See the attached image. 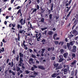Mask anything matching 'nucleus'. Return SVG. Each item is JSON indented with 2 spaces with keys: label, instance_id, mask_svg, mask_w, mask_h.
<instances>
[{
  "label": "nucleus",
  "instance_id": "f257e3e1",
  "mask_svg": "<svg viewBox=\"0 0 78 78\" xmlns=\"http://www.w3.org/2000/svg\"><path fill=\"white\" fill-rule=\"evenodd\" d=\"M69 68L70 66H69L68 65H66V69H64L63 70L64 73L65 75L67 74V71H69Z\"/></svg>",
  "mask_w": 78,
  "mask_h": 78
},
{
  "label": "nucleus",
  "instance_id": "f03ea898",
  "mask_svg": "<svg viewBox=\"0 0 78 78\" xmlns=\"http://www.w3.org/2000/svg\"><path fill=\"white\" fill-rule=\"evenodd\" d=\"M20 23H21V25H23L25 23V19L23 20V18L21 19L20 20Z\"/></svg>",
  "mask_w": 78,
  "mask_h": 78
},
{
  "label": "nucleus",
  "instance_id": "7ed1b4c3",
  "mask_svg": "<svg viewBox=\"0 0 78 78\" xmlns=\"http://www.w3.org/2000/svg\"><path fill=\"white\" fill-rule=\"evenodd\" d=\"M23 58L21 57H20V63L18 65V66H20V67H21L22 66V64H23Z\"/></svg>",
  "mask_w": 78,
  "mask_h": 78
},
{
  "label": "nucleus",
  "instance_id": "20e7f679",
  "mask_svg": "<svg viewBox=\"0 0 78 78\" xmlns=\"http://www.w3.org/2000/svg\"><path fill=\"white\" fill-rule=\"evenodd\" d=\"M59 72V70H57V73H56L55 74V73L53 74L51 76L53 78H55V77H56V75H59V73H58Z\"/></svg>",
  "mask_w": 78,
  "mask_h": 78
},
{
  "label": "nucleus",
  "instance_id": "39448f33",
  "mask_svg": "<svg viewBox=\"0 0 78 78\" xmlns=\"http://www.w3.org/2000/svg\"><path fill=\"white\" fill-rule=\"evenodd\" d=\"M73 49L71 50V52H75L76 51V48H77L75 45H73Z\"/></svg>",
  "mask_w": 78,
  "mask_h": 78
},
{
  "label": "nucleus",
  "instance_id": "423d86ee",
  "mask_svg": "<svg viewBox=\"0 0 78 78\" xmlns=\"http://www.w3.org/2000/svg\"><path fill=\"white\" fill-rule=\"evenodd\" d=\"M73 34H74L75 36H76V35H78V31L76 30H73Z\"/></svg>",
  "mask_w": 78,
  "mask_h": 78
},
{
  "label": "nucleus",
  "instance_id": "0eeeda50",
  "mask_svg": "<svg viewBox=\"0 0 78 78\" xmlns=\"http://www.w3.org/2000/svg\"><path fill=\"white\" fill-rule=\"evenodd\" d=\"M23 27L21 25H20V24H18L17 26V28L18 30H19L20 28V29H22Z\"/></svg>",
  "mask_w": 78,
  "mask_h": 78
},
{
  "label": "nucleus",
  "instance_id": "6e6552de",
  "mask_svg": "<svg viewBox=\"0 0 78 78\" xmlns=\"http://www.w3.org/2000/svg\"><path fill=\"white\" fill-rule=\"evenodd\" d=\"M17 71V75H18V76H19V75H20V74H21V73H23V71L21 70H20V71Z\"/></svg>",
  "mask_w": 78,
  "mask_h": 78
},
{
  "label": "nucleus",
  "instance_id": "1a4fd4ad",
  "mask_svg": "<svg viewBox=\"0 0 78 78\" xmlns=\"http://www.w3.org/2000/svg\"><path fill=\"white\" fill-rule=\"evenodd\" d=\"M38 67L39 69H41L42 70H44L45 69V68H44V67L43 66H38Z\"/></svg>",
  "mask_w": 78,
  "mask_h": 78
},
{
  "label": "nucleus",
  "instance_id": "9d476101",
  "mask_svg": "<svg viewBox=\"0 0 78 78\" xmlns=\"http://www.w3.org/2000/svg\"><path fill=\"white\" fill-rule=\"evenodd\" d=\"M8 64L10 66H11L12 67H13V66H14V63L13 61H12L11 63V62H9Z\"/></svg>",
  "mask_w": 78,
  "mask_h": 78
},
{
  "label": "nucleus",
  "instance_id": "9b49d317",
  "mask_svg": "<svg viewBox=\"0 0 78 78\" xmlns=\"http://www.w3.org/2000/svg\"><path fill=\"white\" fill-rule=\"evenodd\" d=\"M75 41H74L70 42L69 43L70 45H71V46H73L74 44H75Z\"/></svg>",
  "mask_w": 78,
  "mask_h": 78
},
{
  "label": "nucleus",
  "instance_id": "f8f14e48",
  "mask_svg": "<svg viewBox=\"0 0 78 78\" xmlns=\"http://www.w3.org/2000/svg\"><path fill=\"white\" fill-rule=\"evenodd\" d=\"M16 70L17 72H19V71H20V68L19 67V66H16Z\"/></svg>",
  "mask_w": 78,
  "mask_h": 78
},
{
  "label": "nucleus",
  "instance_id": "ddd939ff",
  "mask_svg": "<svg viewBox=\"0 0 78 78\" xmlns=\"http://www.w3.org/2000/svg\"><path fill=\"white\" fill-rule=\"evenodd\" d=\"M53 34V33L52 31H50L48 33V34L50 36H51Z\"/></svg>",
  "mask_w": 78,
  "mask_h": 78
},
{
  "label": "nucleus",
  "instance_id": "4468645a",
  "mask_svg": "<svg viewBox=\"0 0 78 78\" xmlns=\"http://www.w3.org/2000/svg\"><path fill=\"white\" fill-rule=\"evenodd\" d=\"M33 60L31 58H30L29 59V63L30 64H31L32 63H33Z\"/></svg>",
  "mask_w": 78,
  "mask_h": 78
},
{
  "label": "nucleus",
  "instance_id": "2eb2a0df",
  "mask_svg": "<svg viewBox=\"0 0 78 78\" xmlns=\"http://www.w3.org/2000/svg\"><path fill=\"white\" fill-rule=\"evenodd\" d=\"M19 54L20 55V57H21V58L23 57V54L22 53V52H20Z\"/></svg>",
  "mask_w": 78,
  "mask_h": 78
},
{
  "label": "nucleus",
  "instance_id": "dca6fc26",
  "mask_svg": "<svg viewBox=\"0 0 78 78\" xmlns=\"http://www.w3.org/2000/svg\"><path fill=\"white\" fill-rule=\"evenodd\" d=\"M64 60V58H61L59 59L58 62H61L63 61Z\"/></svg>",
  "mask_w": 78,
  "mask_h": 78
},
{
  "label": "nucleus",
  "instance_id": "f3484780",
  "mask_svg": "<svg viewBox=\"0 0 78 78\" xmlns=\"http://www.w3.org/2000/svg\"><path fill=\"white\" fill-rule=\"evenodd\" d=\"M36 11H37V9H34L31 13V14H34V12H36Z\"/></svg>",
  "mask_w": 78,
  "mask_h": 78
},
{
  "label": "nucleus",
  "instance_id": "a211bd4d",
  "mask_svg": "<svg viewBox=\"0 0 78 78\" xmlns=\"http://www.w3.org/2000/svg\"><path fill=\"white\" fill-rule=\"evenodd\" d=\"M68 55V53H65L63 55V56L65 58H67V55Z\"/></svg>",
  "mask_w": 78,
  "mask_h": 78
},
{
  "label": "nucleus",
  "instance_id": "6ab92c4d",
  "mask_svg": "<svg viewBox=\"0 0 78 78\" xmlns=\"http://www.w3.org/2000/svg\"><path fill=\"white\" fill-rule=\"evenodd\" d=\"M76 63V61L74 60L73 62L71 63V64L72 65H74V64H75Z\"/></svg>",
  "mask_w": 78,
  "mask_h": 78
},
{
  "label": "nucleus",
  "instance_id": "aec40b11",
  "mask_svg": "<svg viewBox=\"0 0 78 78\" xmlns=\"http://www.w3.org/2000/svg\"><path fill=\"white\" fill-rule=\"evenodd\" d=\"M40 22H42V23L44 22V18H41V19Z\"/></svg>",
  "mask_w": 78,
  "mask_h": 78
},
{
  "label": "nucleus",
  "instance_id": "412c9836",
  "mask_svg": "<svg viewBox=\"0 0 78 78\" xmlns=\"http://www.w3.org/2000/svg\"><path fill=\"white\" fill-rule=\"evenodd\" d=\"M57 36V34H54L53 37L54 39H56V37Z\"/></svg>",
  "mask_w": 78,
  "mask_h": 78
},
{
  "label": "nucleus",
  "instance_id": "4be33fe9",
  "mask_svg": "<svg viewBox=\"0 0 78 78\" xmlns=\"http://www.w3.org/2000/svg\"><path fill=\"white\" fill-rule=\"evenodd\" d=\"M19 55H17L16 57V59L17 61H19Z\"/></svg>",
  "mask_w": 78,
  "mask_h": 78
},
{
  "label": "nucleus",
  "instance_id": "5701e85b",
  "mask_svg": "<svg viewBox=\"0 0 78 78\" xmlns=\"http://www.w3.org/2000/svg\"><path fill=\"white\" fill-rule=\"evenodd\" d=\"M22 65H21V67H22V69H25V66H24V65H25V64H24V63H23Z\"/></svg>",
  "mask_w": 78,
  "mask_h": 78
},
{
  "label": "nucleus",
  "instance_id": "b1692460",
  "mask_svg": "<svg viewBox=\"0 0 78 78\" xmlns=\"http://www.w3.org/2000/svg\"><path fill=\"white\" fill-rule=\"evenodd\" d=\"M17 39L19 41H20V34H18Z\"/></svg>",
  "mask_w": 78,
  "mask_h": 78
},
{
  "label": "nucleus",
  "instance_id": "393cba45",
  "mask_svg": "<svg viewBox=\"0 0 78 78\" xmlns=\"http://www.w3.org/2000/svg\"><path fill=\"white\" fill-rule=\"evenodd\" d=\"M21 11L22 9H19L17 12V14H19V13H21L22 12H21Z\"/></svg>",
  "mask_w": 78,
  "mask_h": 78
},
{
  "label": "nucleus",
  "instance_id": "a878e982",
  "mask_svg": "<svg viewBox=\"0 0 78 78\" xmlns=\"http://www.w3.org/2000/svg\"><path fill=\"white\" fill-rule=\"evenodd\" d=\"M25 72L26 74H29L30 73V71L28 70H26L25 71Z\"/></svg>",
  "mask_w": 78,
  "mask_h": 78
},
{
  "label": "nucleus",
  "instance_id": "bb28decb",
  "mask_svg": "<svg viewBox=\"0 0 78 78\" xmlns=\"http://www.w3.org/2000/svg\"><path fill=\"white\" fill-rule=\"evenodd\" d=\"M23 31H24V30H19V33H20V34H22Z\"/></svg>",
  "mask_w": 78,
  "mask_h": 78
},
{
  "label": "nucleus",
  "instance_id": "cd10ccee",
  "mask_svg": "<svg viewBox=\"0 0 78 78\" xmlns=\"http://www.w3.org/2000/svg\"><path fill=\"white\" fill-rule=\"evenodd\" d=\"M31 57L32 58H36V55L33 54H32Z\"/></svg>",
  "mask_w": 78,
  "mask_h": 78
},
{
  "label": "nucleus",
  "instance_id": "c85d7f7f",
  "mask_svg": "<svg viewBox=\"0 0 78 78\" xmlns=\"http://www.w3.org/2000/svg\"><path fill=\"white\" fill-rule=\"evenodd\" d=\"M41 35H40V36L38 38H37V41H40L39 39H41Z\"/></svg>",
  "mask_w": 78,
  "mask_h": 78
},
{
  "label": "nucleus",
  "instance_id": "c756f323",
  "mask_svg": "<svg viewBox=\"0 0 78 78\" xmlns=\"http://www.w3.org/2000/svg\"><path fill=\"white\" fill-rule=\"evenodd\" d=\"M41 13H43L45 12V10H44L43 9H41Z\"/></svg>",
  "mask_w": 78,
  "mask_h": 78
},
{
  "label": "nucleus",
  "instance_id": "7c9ffc66",
  "mask_svg": "<svg viewBox=\"0 0 78 78\" xmlns=\"http://www.w3.org/2000/svg\"><path fill=\"white\" fill-rule=\"evenodd\" d=\"M41 50L42 51H41V53H44L45 50V49L44 48H42Z\"/></svg>",
  "mask_w": 78,
  "mask_h": 78
},
{
  "label": "nucleus",
  "instance_id": "2f4dec72",
  "mask_svg": "<svg viewBox=\"0 0 78 78\" xmlns=\"http://www.w3.org/2000/svg\"><path fill=\"white\" fill-rule=\"evenodd\" d=\"M72 47L71 46H69V47L68 48V50H69L70 51H71V50Z\"/></svg>",
  "mask_w": 78,
  "mask_h": 78
},
{
  "label": "nucleus",
  "instance_id": "473e14b6",
  "mask_svg": "<svg viewBox=\"0 0 78 78\" xmlns=\"http://www.w3.org/2000/svg\"><path fill=\"white\" fill-rule=\"evenodd\" d=\"M61 68H62V67L61 66H59L58 67V68H57L55 69V70H58V69H61Z\"/></svg>",
  "mask_w": 78,
  "mask_h": 78
},
{
  "label": "nucleus",
  "instance_id": "72a5a7b5",
  "mask_svg": "<svg viewBox=\"0 0 78 78\" xmlns=\"http://www.w3.org/2000/svg\"><path fill=\"white\" fill-rule=\"evenodd\" d=\"M47 27H46L44 28H42V29H41V30L42 31H44V30H47Z\"/></svg>",
  "mask_w": 78,
  "mask_h": 78
},
{
  "label": "nucleus",
  "instance_id": "f704fd0d",
  "mask_svg": "<svg viewBox=\"0 0 78 78\" xmlns=\"http://www.w3.org/2000/svg\"><path fill=\"white\" fill-rule=\"evenodd\" d=\"M59 65V64L57 63V64H54V66L55 67H57V66H58V65Z\"/></svg>",
  "mask_w": 78,
  "mask_h": 78
},
{
  "label": "nucleus",
  "instance_id": "c9c22d12",
  "mask_svg": "<svg viewBox=\"0 0 78 78\" xmlns=\"http://www.w3.org/2000/svg\"><path fill=\"white\" fill-rule=\"evenodd\" d=\"M49 17L50 20H51L52 19V15H51V14L49 15Z\"/></svg>",
  "mask_w": 78,
  "mask_h": 78
},
{
  "label": "nucleus",
  "instance_id": "e433bc0d",
  "mask_svg": "<svg viewBox=\"0 0 78 78\" xmlns=\"http://www.w3.org/2000/svg\"><path fill=\"white\" fill-rule=\"evenodd\" d=\"M54 42L56 45H58V43L59 42L58 41H54Z\"/></svg>",
  "mask_w": 78,
  "mask_h": 78
},
{
  "label": "nucleus",
  "instance_id": "4c0bfd02",
  "mask_svg": "<svg viewBox=\"0 0 78 78\" xmlns=\"http://www.w3.org/2000/svg\"><path fill=\"white\" fill-rule=\"evenodd\" d=\"M33 74H34V75H37L38 73H37L34 71V73H33Z\"/></svg>",
  "mask_w": 78,
  "mask_h": 78
},
{
  "label": "nucleus",
  "instance_id": "58836bf2",
  "mask_svg": "<svg viewBox=\"0 0 78 78\" xmlns=\"http://www.w3.org/2000/svg\"><path fill=\"white\" fill-rule=\"evenodd\" d=\"M71 76H73V75H74V71H72L71 72Z\"/></svg>",
  "mask_w": 78,
  "mask_h": 78
},
{
  "label": "nucleus",
  "instance_id": "ea45409f",
  "mask_svg": "<svg viewBox=\"0 0 78 78\" xmlns=\"http://www.w3.org/2000/svg\"><path fill=\"white\" fill-rule=\"evenodd\" d=\"M76 23L72 27V30H73V29L74 28V27H76Z\"/></svg>",
  "mask_w": 78,
  "mask_h": 78
},
{
  "label": "nucleus",
  "instance_id": "a19ab883",
  "mask_svg": "<svg viewBox=\"0 0 78 78\" xmlns=\"http://www.w3.org/2000/svg\"><path fill=\"white\" fill-rule=\"evenodd\" d=\"M60 53L62 54L64 53V50L63 49H62L60 50Z\"/></svg>",
  "mask_w": 78,
  "mask_h": 78
},
{
  "label": "nucleus",
  "instance_id": "79ce46f5",
  "mask_svg": "<svg viewBox=\"0 0 78 78\" xmlns=\"http://www.w3.org/2000/svg\"><path fill=\"white\" fill-rule=\"evenodd\" d=\"M36 63H37V64H39V61L37 59L36 60Z\"/></svg>",
  "mask_w": 78,
  "mask_h": 78
},
{
  "label": "nucleus",
  "instance_id": "37998d69",
  "mask_svg": "<svg viewBox=\"0 0 78 78\" xmlns=\"http://www.w3.org/2000/svg\"><path fill=\"white\" fill-rule=\"evenodd\" d=\"M59 58H63V55H59Z\"/></svg>",
  "mask_w": 78,
  "mask_h": 78
},
{
  "label": "nucleus",
  "instance_id": "c03bdc74",
  "mask_svg": "<svg viewBox=\"0 0 78 78\" xmlns=\"http://www.w3.org/2000/svg\"><path fill=\"white\" fill-rule=\"evenodd\" d=\"M33 67L35 69H37V66L35 65H33Z\"/></svg>",
  "mask_w": 78,
  "mask_h": 78
},
{
  "label": "nucleus",
  "instance_id": "a18cd8bd",
  "mask_svg": "<svg viewBox=\"0 0 78 78\" xmlns=\"http://www.w3.org/2000/svg\"><path fill=\"white\" fill-rule=\"evenodd\" d=\"M16 25V24L15 23H13L12 25V27L13 28H14V27H15V26Z\"/></svg>",
  "mask_w": 78,
  "mask_h": 78
},
{
  "label": "nucleus",
  "instance_id": "49530a36",
  "mask_svg": "<svg viewBox=\"0 0 78 78\" xmlns=\"http://www.w3.org/2000/svg\"><path fill=\"white\" fill-rule=\"evenodd\" d=\"M55 57L54 56L52 57L51 58V60H55Z\"/></svg>",
  "mask_w": 78,
  "mask_h": 78
},
{
  "label": "nucleus",
  "instance_id": "de8ad7c7",
  "mask_svg": "<svg viewBox=\"0 0 78 78\" xmlns=\"http://www.w3.org/2000/svg\"><path fill=\"white\" fill-rule=\"evenodd\" d=\"M35 69L34 68V67H32L31 68V70H32V71H34V70Z\"/></svg>",
  "mask_w": 78,
  "mask_h": 78
},
{
  "label": "nucleus",
  "instance_id": "09e8293b",
  "mask_svg": "<svg viewBox=\"0 0 78 78\" xmlns=\"http://www.w3.org/2000/svg\"><path fill=\"white\" fill-rule=\"evenodd\" d=\"M75 76H76L77 74V70H76L75 71Z\"/></svg>",
  "mask_w": 78,
  "mask_h": 78
},
{
  "label": "nucleus",
  "instance_id": "8fccbe9b",
  "mask_svg": "<svg viewBox=\"0 0 78 78\" xmlns=\"http://www.w3.org/2000/svg\"><path fill=\"white\" fill-rule=\"evenodd\" d=\"M42 42H45V39H43L42 41H41Z\"/></svg>",
  "mask_w": 78,
  "mask_h": 78
},
{
  "label": "nucleus",
  "instance_id": "3c124183",
  "mask_svg": "<svg viewBox=\"0 0 78 78\" xmlns=\"http://www.w3.org/2000/svg\"><path fill=\"white\" fill-rule=\"evenodd\" d=\"M73 36H74V35H73L72 34L69 35V37H73Z\"/></svg>",
  "mask_w": 78,
  "mask_h": 78
},
{
  "label": "nucleus",
  "instance_id": "603ef678",
  "mask_svg": "<svg viewBox=\"0 0 78 78\" xmlns=\"http://www.w3.org/2000/svg\"><path fill=\"white\" fill-rule=\"evenodd\" d=\"M29 77H31V78H32L33 77H35V76H32V75H30L29 76Z\"/></svg>",
  "mask_w": 78,
  "mask_h": 78
},
{
  "label": "nucleus",
  "instance_id": "864d4df0",
  "mask_svg": "<svg viewBox=\"0 0 78 78\" xmlns=\"http://www.w3.org/2000/svg\"><path fill=\"white\" fill-rule=\"evenodd\" d=\"M67 47H68H68H69V46H70V43H67Z\"/></svg>",
  "mask_w": 78,
  "mask_h": 78
},
{
  "label": "nucleus",
  "instance_id": "5fc2aeb1",
  "mask_svg": "<svg viewBox=\"0 0 78 78\" xmlns=\"http://www.w3.org/2000/svg\"><path fill=\"white\" fill-rule=\"evenodd\" d=\"M72 56H73V57H75V56H76L75 54H72Z\"/></svg>",
  "mask_w": 78,
  "mask_h": 78
},
{
  "label": "nucleus",
  "instance_id": "6e6d98bb",
  "mask_svg": "<svg viewBox=\"0 0 78 78\" xmlns=\"http://www.w3.org/2000/svg\"><path fill=\"white\" fill-rule=\"evenodd\" d=\"M37 3L38 4H39V3H40V2H41L40 1V0H37Z\"/></svg>",
  "mask_w": 78,
  "mask_h": 78
},
{
  "label": "nucleus",
  "instance_id": "4d7b16f0",
  "mask_svg": "<svg viewBox=\"0 0 78 78\" xmlns=\"http://www.w3.org/2000/svg\"><path fill=\"white\" fill-rule=\"evenodd\" d=\"M29 51L30 53H32L33 52V50L31 49H29Z\"/></svg>",
  "mask_w": 78,
  "mask_h": 78
},
{
  "label": "nucleus",
  "instance_id": "13d9d810",
  "mask_svg": "<svg viewBox=\"0 0 78 78\" xmlns=\"http://www.w3.org/2000/svg\"><path fill=\"white\" fill-rule=\"evenodd\" d=\"M47 30H45V31H44V33L45 35H47Z\"/></svg>",
  "mask_w": 78,
  "mask_h": 78
},
{
  "label": "nucleus",
  "instance_id": "bf43d9fd",
  "mask_svg": "<svg viewBox=\"0 0 78 78\" xmlns=\"http://www.w3.org/2000/svg\"><path fill=\"white\" fill-rule=\"evenodd\" d=\"M12 74L14 76V75H15L16 74L14 72H12Z\"/></svg>",
  "mask_w": 78,
  "mask_h": 78
},
{
  "label": "nucleus",
  "instance_id": "052dcab7",
  "mask_svg": "<svg viewBox=\"0 0 78 78\" xmlns=\"http://www.w3.org/2000/svg\"><path fill=\"white\" fill-rule=\"evenodd\" d=\"M14 0H11L10 3H11L12 4L13 3V2H14Z\"/></svg>",
  "mask_w": 78,
  "mask_h": 78
},
{
  "label": "nucleus",
  "instance_id": "680f3d73",
  "mask_svg": "<svg viewBox=\"0 0 78 78\" xmlns=\"http://www.w3.org/2000/svg\"><path fill=\"white\" fill-rule=\"evenodd\" d=\"M37 9H39V5H37Z\"/></svg>",
  "mask_w": 78,
  "mask_h": 78
},
{
  "label": "nucleus",
  "instance_id": "e2e57ef3",
  "mask_svg": "<svg viewBox=\"0 0 78 78\" xmlns=\"http://www.w3.org/2000/svg\"><path fill=\"white\" fill-rule=\"evenodd\" d=\"M9 73H12V70H9Z\"/></svg>",
  "mask_w": 78,
  "mask_h": 78
},
{
  "label": "nucleus",
  "instance_id": "0e129e2a",
  "mask_svg": "<svg viewBox=\"0 0 78 78\" xmlns=\"http://www.w3.org/2000/svg\"><path fill=\"white\" fill-rule=\"evenodd\" d=\"M72 9L70 11V12H69V14H71V13H72Z\"/></svg>",
  "mask_w": 78,
  "mask_h": 78
},
{
  "label": "nucleus",
  "instance_id": "69168bd1",
  "mask_svg": "<svg viewBox=\"0 0 78 78\" xmlns=\"http://www.w3.org/2000/svg\"><path fill=\"white\" fill-rule=\"evenodd\" d=\"M72 9L70 11V12H69V14H71V13H72Z\"/></svg>",
  "mask_w": 78,
  "mask_h": 78
},
{
  "label": "nucleus",
  "instance_id": "338daca9",
  "mask_svg": "<svg viewBox=\"0 0 78 78\" xmlns=\"http://www.w3.org/2000/svg\"><path fill=\"white\" fill-rule=\"evenodd\" d=\"M54 49H55V48H54V47H52V48H51V50H52V51H53V50H54Z\"/></svg>",
  "mask_w": 78,
  "mask_h": 78
},
{
  "label": "nucleus",
  "instance_id": "774afa93",
  "mask_svg": "<svg viewBox=\"0 0 78 78\" xmlns=\"http://www.w3.org/2000/svg\"><path fill=\"white\" fill-rule=\"evenodd\" d=\"M78 38V36H77L75 38V40H77Z\"/></svg>",
  "mask_w": 78,
  "mask_h": 78
}]
</instances>
